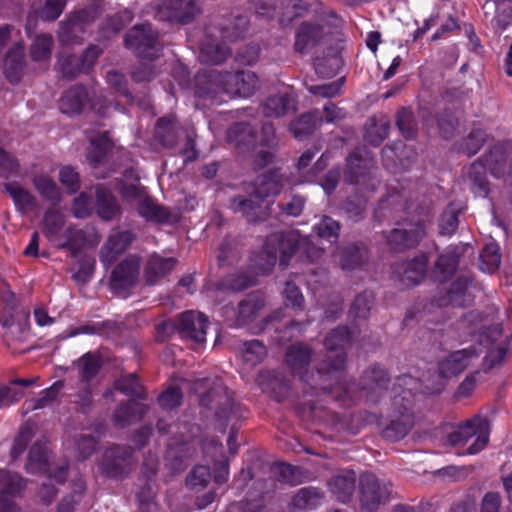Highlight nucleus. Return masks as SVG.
I'll return each mask as SVG.
<instances>
[{
	"instance_id": "ddd939ff",
	"label": "nucleus",
	"mask_w": 512,
	"mask_h": 512,
	"mask_svg": "<svg viewBox=\"0 0 512 512\" xmlns=\"http://www.w3.org/2000/svg\"><path fill=\"white\" fill-rule=\"evenodd\" d=\"M26 469L30 473L46 472L48 479H55L57 483H62L66 476V471L63 467H60L58 471L54 473V468L47 462L46 449L42 443H35L32 446L29 452Z\"/></svg>"
},
{
	"instance_id": "09e8293b",
	"label": "nucleus",
	"mask_w": 512,
	"mask_h": 512,
	"mask_svg": "<svg viewBox=\"0 0 512 512\" xmlns=\"http://www.w3.org/2000/svg\"><path fill=\"white\" fill-rule=\"evenodd\" d=\"M59 180L61 184L70 192L73 193L79 188L78 173L70 166L62 167L59 171Z\"/></svg>"
},
{
	"instance_id": "5fc2aeb1",
	"label": "nucleus",
	"mask_w": 512,
	"mask_h": 512,
	"mask_svg": "<svg viewBox=\"0 0 512 512\" xmlns=\"http://www.w3.org/2000/svg\"><path fill=\"white\" fill-rule=\"evenodd\" d=\"M283 294L287 305H290L293 308H302L304 297L295 284L287 282Z\"/></svg>"
},
{
	"instance_id": "412c9836",
	"label": "nucleus",
	"mask_w": 512,
	"mask_h": 512,
	"mask_svg": "<svg viewBox=\"0 0 512 512\" xmlns=\"http://www.w3.org/2000/svg\"><path fill=\"white\" fill-rule=\"evenodd\" d=\"M87 101V92L82 86L67 90L60 99V110L64 114L74 115L81 112Z\"/></svg>"
},
{
	"instance_id": "4c0bfd02",
	"label": "nucleus",
	"mask_w": 512,
	"mask_h": 512,
	"mask_svg": "<svg viewBox=\"0 0 512 512\" xmlns=\"http://www.w3.org/2000/svg\"><path fill=\"white\" fill-rule=\"evenodd\" d=\"M458 264V255L454 250L449 248L444 254L440 255L435 267V273L439 274L443 279L451 274Z\"/></svg>"
},
{
	"instance_id": "603ef678",
	"label": "nucleus",
	"mask_w": 512,
	"mask_h": 512,
	"mask_svg": "<svg viewBox=\"0 0 512 512\" xmlns=\"http://www.w3.org/2000/svg\"><path fill=\"white\" fill-rule=\"evenodd\" d=\"M372 298L370 295H359L356 297L351 310L350 315L354 318H366L371 308Z\"/></svg>"
},
{
	"instance_id": "72a5a7b5",
	"label": "nucleus",
	"mask_w": 512,
	"mask_h": 512,
	"mask_svg": "<svg viewBox=\"0 0 512 512\" xmlns=\"http://www.w3.org/2000/svg\"><path fill=\"white\" fill-rule=\"evenodd\" d=\"M52 37L50 35H39L31 45L30 56L33 61L46 62L50 58Z\"/></svg>"
},
{
	"instance_id": "49530a36",
	"label": "nucleus",
	"mask_w": 512,
	"mask_h": 512,
	"mask_svg": "<svg viewBox=\"0 0 512 512\" xmlns=\"http://www.w3.org/2000/svg\"><path fill=\"white\" fill-rule=\"evenodd\" d=\"M252 138L249 127L244 124H237L228 132V139L237 146L251 144L253 142Z\"/></svg>"
},
{
	"instance_id": "dca6fc26",
	"label": "nucleus",
	"mask_w": 512,
	"mask_h": 512,
	"mask_svg": "<svg viewBox=\"0 0 512 512\" xmlns=\"http://www.w3.org/2000/svg\"><path fill=\"white\" fill-rule=\"evenodd\" d=\"M44 233L46 237L59 247H64L71 242L70 229L64 227L63 216L53 210L44 217Z\"/></svg>"
},
{
	"instance_id": "a211bd4d",
	"label": "nucleus",
	"mask_w": 512,
	"mask_h": 512,
	"mask_svg": "<svg viewBox=\"0 0 512 512\" xmlns=\"http://www.w3.org/2000/svg\"><path fill=\"white\" fill-rule=\"evenodd\" d=\"M139 259L131 257L121 262L112 272L111 286L114 289H124L129 287L136 280L139 273Z\"/></svg>"
},
{
	"instance_id": "aec40b11",
	"label": "nucleus",
	"mask_w": 512,
	"mask_h": 512,
	"mask_svg": "<svg viewBox=\"0 0 512 512\" xmlns=\"http://www.w3.org/2000/svg\"><path fill=\"white\" fill-rule=\"evenodd\" d=\"M296 99L292 91L286 88L278 95L270 97L263 106V113L267 117H280L290 111H295Z\"/></svg>"
},
{
	"instance_id": "c85d7f7f",
	"label": "nucleus",
	"mask_w": 512,
	"mask_h": 512,
	"mask_svg": "<svg viewBox=\"0 0 512 512\" xmlns=\"http://www.w3.org/2000/svg\"><path fill=\"white\" fill-rule=\"evenodd\" d=\"M96 199L97 213L102 219L110 220L118 213L119 208L115 199L106 189L97 188Z\"/></svg>"
},
{
	"instance_id": "de8ad7c7",
	"label": "nucleus",
	"mask_w": 512,
	"mask_h": 512,
	"mask_svg": "<svg viewBox=\"0 0 512 512\" xmlns=\"http://www.w3.org/2000/svg\"><path fill=\"white\" fill-rule=\"evenodd\" d=\"M115 388L126 395H140L141 386L134 374L121 377L116 383Z\"/></svg>"
},
{
	"instance_id": "a19ab883",
	"label": "nucleus",
	"mask_w": 512,
	"mask_h": 512,
	"mask_svg": "<svg viewBox=\"0 0 512 512\" xmlns=\"http://www.w3.org/2000/svg\"><path fill=\"white\" fill-rule=\"evenodd\" d=\"M59 392L57 384L52 385L50 388L44 390L38 399H31L25 402V408L27 411L42 409L49 405L54 399H56Z\"/></svg>"
},
{
	"instance_id": "9d476101",
	"label": "nucleus",
	"mask_w": 512,
	"mask_h": 512,
	"mask_svg": "<svg viewBox=\"0 0 512 512\" xmlns=\"http://www.w3.org/2000/svg\"><path fill=\"white\" fill-rule=\"evenodd\" d=\"M198 12L195 0H161L156 16L161 20L187 23Z\"/></svg>"
},
{
	"instance_id": "7c9ffc66",
	"label": "nucleus",
	"mask_w": 512,
	"mask_h": 512,
	"mask_svg": "<svg viewBox=\"0 0 512 512\" xmlns=\"http://www.w3.org/2000/svg\"><path fill=\"white\" fill-rule=\"evenodd\" d=\"M110 148V140L107 133L100 135L99 137H90V150L87 154L88 162L95 166L100 163Z\"/></svg>"
},
{
	"instance_id": "f704fd0d",
	"label": "nucleus",
	"mask_w": 512,
	"mask_h": 512,
	"mask_svg": "<svg viewBox=\"0 0 512 512\" xmlns=\"http://www.w3.org/2000/svg\"><path fill=\"white\" fill-rule=\"evenodd\" d=\"M319 125L316 112L302 115L297 121L291 124L290 130L296 138H301L312 132Z\"/></svg>"
},
{
	"instance_id": "864d4df0",
	"label": "nucleus",
	"mask_w": 512,
	"mask_h": 512,
	"mask_svg": "<svg viewBox=\"0 0 512 512\" xmlns=\"http://www.w3.org/2000/svg\"><path fill=\"white\" fill-rule=\"evenodd\" d=\"M344 80L343 78L338 79L334 82L323 84V85H317V86H311L309 87L310 93L321 96V97H333L339 94L342 86H343Z\"/></svg>"
},
{
	"instance_id": "2f4dec72",
	"label": "nucleus",
	"mask_w": 512,
	"mask_h": 512,
	"mask_svg": "<svg viewBox=\"0 0 512 512\" xmlns=\"http://www.w3.org/2000/svg\"><path fill=\"white\" fill-rule=\"evenodd\" d=\"M481 270L486 273L494 272L500 265L501 255L499 253V246L494 243H488L480 254Z\"/></svg>"
},
{
	"instance_id": "0e129e2a",
	"label": "nucleus",
	"mask_w": 512,
	"mask_h": 512,
	"mask_svg": "<svg viewBox=\"0 0 512 512\" xmlns=\"http://www.w3.org/2000/svg\"><path fill=\"white\" fill-rule=\"evenodd\" d=\"M31 434H32V432H31V429H29V428H24L20 432V434L16 438L13 448L11 450V456L13 459L18 458L23 453L28 441L30 440Z\"/></svg>"
},
{
	"instance_id": "13d9d810",
	"label": "nucleus",
	"mask_w": 512,
	"mask_h": 512,
	"mask_svg": "<svg viewBox=\"0 0 512 512\" xmlns=\"http://www.w3.org/2000/svg\"><path fill=\"white\" fill-rule=\"evenodd\" d=\"M339 257V263L343 269H351L360 263V251L356 247H351L347 251H342L335 255Z\"/></svg>"
},
{
	"instance_id": "ea45409f",
	"label": "nucleus",
	"mask_w": 512,
	"mask_h": 512,
	"mask_svg": "<svg viewBox=\"0 0 512 512\" xmlns=\"http://www.w3.org/2000/svg\"><path fill=\"white\" fill-rule=\"evenodd\" d=\"M317 235L328 242H333L338 238L339 225L333 219L324 216L318 224L315 225Z\"/></svg>"
},
{
	"instance_id": "c9c22d12",
	"label": "nucleus",
	"mask_w": 512,
	"mask_h": 512,
	"mask_svg": "<svg viewBox=\"0 0 512 512\" xmlns=\"http://www.w3.org/2000/svg\"><path fill=\"white\" fill-rule=\"evenodd\" d=\"M211 478L210 469L208 466L198 465L193 468L187 477V486L194 491L204 489Z\"/></svg>"
},
{
	"instance_id": "7ed1b4c3",
	"label": "nucleus",
	"mask_w": 512,
	"mask_h": 512,
	"mask_svg": "<svg viewBox=\"0 0 512 512\" xmlns=\"http://www.w3.org/2000/svg\"><path fill=\"white\" fill-rule=\"evenodd\" d=\"M209 87L206 91H199V95H209L212 99L224 101L223 95L228 98L249 97L258 86V78L255 73L242 71L239 73L211 72L207 77Z\"/></svg>"
},
{
	"instance_id": "8fccbe9b",
	"label": "nucleus",
	"mask_w": 512,
	"mask_h": 512,
	"mask_svg": "<svg viewBox=\"0 0 512 512\" xmlns=\"http://www.w3.org/2000/svg\"><path fill=\"white\" fill-rule=\"evenodd\" d=\"M321 499V495L311 489H301L293 498V504L296 507L304 508L314 506Z\"/></svg>"
},
{
	"instance_id": "f03ea898",
	"label": "nucleus",
	"mask_w": 512,
	"mask_h": 512,
	"mask_svg": "<svg viewBox=\"0 0 512 512\" xmlns=\"http://www.w3.org/2000/svg\"><path fill=\"white\" fill-rule=\"evenodd\" d=\"M301 181L292 180L286 173L273 171L260 176L256 182V188L250 199L235 198L231 208L247 217L248 221H257L266 215L269 205L268 198L275 196L283 189L296 185Z\"/></svg>"
},
{
	"instance_id": "a18cd8bd",
	"label": "nucleus",
	"mask_w": 512,
	"mask_h": 512,
	"mask_svg": "<svg viewBox=\"0 0 512 512\" xmlns=\"http://www.w3.org/2000/svg\"><path fill=\"white\" fill-rule=\"evenodd\" d=\"M304 10H306V6L301 0H287L279 21L281 24L287 25L294 17L300 16Z\"/></svg>"
},
{
	"instance_id": "20e7f679",
	"label": "nucleus",
	"mask_w": 512,
	"mask_h": 512,
	"mask_svg": "<svg viewBox=\"0 0 512 512\" xmlns=\"http://www.w3.org/2000/svg\"><path fill=\"white\" fill-rule=\"evenodd\" d=\"M489 432L488 420L481 416H475L465 424L457 427L449 435L448 441L452 446H463L469 440L474 439L473 444L467 449V453L472 455L485 448L488 443Z\"/></svg>"
},
{
	"instance_id": "4be33fe9",
	"label": "nucleus",
	"mask_w": 512,
	"mask_h": 512,
	"mask_svg": "<svg viewBox=\"0 0 512 512\" xmlns=\"http://www.w3.org/2000/svg\"><path fill=\"white\" fill-rule=\"evenodd\" d=\"M176 265V260L172 257L164 258L158 254H154L149 258L145 269L146 281L154 284L161 277L169 273Z\"/></svg>"
},
{
	"instance_id": "6e6d98bb",
	"label": "nucleus",
	"mask_w": 512,
	"mask_h": 512,
	"mask_svg": "<svg viewBox=\"0 0 512 512\" xmlns=\"http://www.w3.org/2000/svg\"><path fill=\"white\" fill-rule=\"evenodd\" d=\"M65 4L66 0H46L41 17L48 21L57 19L62 13Z\"/></svg>"
},
{
	"instance_id": "c756f323",
	"label": "nucleus",
	"mask_w": 512,
	"mask_h": 512,
	"mask_svg": "<svg viewBox=\"0 0 512 512\" xmlns=\"http://www.w3.org/2000/svg\"><path fill=\"white\" fill-rule=\"evenodd\" d=\"M310 360V351L302 345L291 346L286 354V362L294 373L302 376V370Z\"/></svg>"
},
{
	"instance_id": "cd10ccee",
	"label": "nucleus",
	"mask_w": 512,
	"mask_h": 512,
	"mask_svg": "<svg viewBox=\"0 0 512 512\" xmlns=\"http://www.w3.org/2000/svg\"><path fill=\"white\" fill-rule=\"evenodd\" d=\"M87 12L81 11L76 16L71 17L69 21L63 24L59 30V38L65 44L77 42V34L83 30V24L86 22Z\"/></svg>"
},
{
	"instance_id": "774afa93",
	"label": "nucleus",
	"mask_w": 512,
	"mask_h": 512,
	"mask_svg": "<svg viewBox=\"0 0 512 512\" xmlns=\"http://www.w3.org/2000/svg\"><path fill=\"white\" fill-rule=\"evenodd\" d=\"M500 507V496L497 493H488L485 495L481 512H498Z\"/></svg>"
},
{
	"instance_id": "1a4fd4ad",
	"label": "nucleus",
	"mask_w": 512,
	"mask_h": 512,
	"mask_svg": "<svg viewBox=\"0 0 512 512\" xmlns=\"http://www.w3.org/2000/svg\"><path fill=\"white\" fill-rule=\"evenodd\" d=\"M493 156L494 154L491 153L485 160L486 163L482 161L474 162L466 172V177L470 182V188L478 196L486 197L488 195V185L485 176L487 167H489L491 174L495 177L501 176L499 169L502 168L504 164L498 162V160H495L493 164Z\"/></svg>"
},
{
	"instance_id": "338daca9",
	"label": "nucleus",
	"mask_w": 512,
	"mask_h": 512,
	"mask_svg": "<svg viewBox=\"0 0 512 512\" xmlns=\"http://www.w3.org/2000/svg\"><path fill=\"white\" fill-rule=\"evenodd\" d=\"M439 473L452 481H459L465 479L468 475V469L465 467L458 466H447L442 468Z\"/></svg>"
},
{
	"instance_id": "423d86ee",
	"label": "nucleus",
	"mask_w": 512,
	"mask_h": 512,
	"mask_svg": "<svg viewBox=\"0 0 512 512\" xmlns=\"http://www.w3.org/2000/svg\"><path fill=\"white\" fill-rule=\"evenodd\" d=\"M351 339L350 332L346 327L333 330L325 339V347L330 351V359L333 361L325 367H321L316 372V376L323 382L335 377V374L344 367L345 359L341 352L335 351L338 348L343 349L349 344Z\"/></svg>"
},
{
	"instance_id": "c03bdc74",
	"label": "nucleus",
	"mask_w": 512,
	"mask_h": 512,
	"mask_svg": "<svg viewBox=\"0 0 512 512\" xmlns=\"http://www.w3.org/2000/svg\"><path fill=\"white\" fill-rule=\"evenodd\" d=\"M0 485L8 494H16L24 487V480L18 474L0 470Z\"/></svg>"
},
{
	"instance_id": "a878e982",
	"label": "nucleus",
	"mask_w": 512,
	"mask_h": 512,
	"mask_svg": "<svg viewBox=\"0 0 512 512\" xmlns=\"http://www.w3.org/2000/svg\"><path fill=\"white\" fill-rule=\"evenodd\" d=\"M360 485L363 494V504L369 506L370 504L380 503L384 500L380 492V484L378 479L371 473L363 474L360 478Z\"/></svg>"
},
{
	"instance_id": "4d7b16f0",
	"label": "nucleus",
	"mask_w": 512,
	"mask_h": 512,
	"mask_svg": "<svg viewBox=\"0 0 512 512\" xmlns=\"http://www.w3.org/2000/svg\"><path fill=\"white\" fill-rule=\"evenodd\" d=\"M182 399L181 390L177 387L167 389L160 397L159 403L164 409L177 407Z\"/></svg>"
},
{
	"instance_id": "69168bd1",
	"label": "nucleus",
	"mask_w": 512,
	"mask_h": 512,
	"mask_svg": "<svg viewBox=\"0 0 512 512\" xmlns=\"http://www.w3.org/2000/svg\"><path fill=\"white\" fill-rule=\"evenodd\" d=\"M107 82L113 88H115L119 93L129 96V93L126 89V80L124 76L116 71H109L106 76Z\"/></svg>"
},
{
	"instance_id": "39448f33",
	"label": "nucleus",
	"mask_w": 512,
	"mask_h": 512,
	"mask_svg": "<svg viewBox=\"0 0 512 512\" xmlns=\"http://www.w3.org/2000/svg\"><path fill=\"white\" fill-rule=\"evenodd\" d=\"M418 382L411 376H404L398 380V386H403L407 390H403V395H398L394 399L395 405L400 404V399L403 401V416L401 420H393L390 425L384 430V436L392 441L402 439L411 429L413 425L412 415L408 413L412 403V390L416 388Z\"/></svg>"
},
{
	"instance_id": "e433bc0d",
	"label": "nucleus",
	"mask_w": 512,
	"mask_h": 512,
	"mask_svg": "<svg viewBox=\"0 0 512 512\" xmlns=\"http://www.w3.org/2000/svg\"><path fill=\"white\" fill-rule=\"evenodd\" d=\"M144 410L142 405L136 401H130L125 407L119 408L115 413V422L118 425L124 426L138 418L143 414Z\"/></svg>"
},
{
	"instance_id": "052dcab7",
	"label": "nucleus",
	"mask_w": 512,
	"mask_h": 512,
	"mask_svg": "<svg viewBox=\"0 0 512 512\" xmlns=\"http://www.w3.org/2000/svg\"><path fill=\"white\" fill-rule=\"evenodd\" d=\"M458 226L457 214L453 211H446L440 221V232L444 235L452 234Z\"/></svg>"
},
{
	"instance_id": "58836bf2",
	"label": "nucleus",
	"mask_w": 512,
	"mask_h": 512,
	"mask_svg": "<svg viewBox=\"0 0 512 512\" xmlns=\"http://www.w3.org/2000/svg\"><path fill=\"white\" fill-rule=\"evenodd\" d=\"M35 186L38 192L45 198L57 201L60 199V190L56 183L48 176H38L35 178Z\"/></svg>"
},
{
	"instance_id": "3c124183",
	"label": "nucleus",
	"mask_w": 512,
	"mask_h": 512,
	"mask_svg": "<svg viewBox=\"0 0 512 512\" xmlns=\"http://www.w3.org/2000/svg\"><path fill=\"white\" fill-rule=\"evenodd\" d=\"M92 200L86 193H81L74 199L72 211L75 217L85 218L92 212Z\"/></svg>"
},
{
	"instance_id": "f257e3e1",
	"label": "nucleus",
	"mask_w": 512,
	"mask_h": 512,
	"mask_svg": "<svg viewBox=\"0 0 512 512\" xmlns=\"http://www.w3.org/2000/svg\"><path fill=\"white\" fill-rule=\"evenodd\" d=\"M300 250H303L307 257L313 261L320 256L321 249L312 246L307 237L300 239L296 231L273 234L267 239L263 251L257 256L255 266L261 274L270 272L276 264L279 253L280 265L286 267L292 255Z\"/></svg>"
},
{
	"instance_id": "e2e57ef3",
	"label": "nucleus",
	"mask_w": 512,
	"mask_h": 512,
	"mask_svg": "<svg viewBox=\"0 0 512 512\" xmlns=\"http://www.w3.org/2000/svg\"><path fill=\"white\" fill-rule=\"evenodd\" d=\"M484 133L481 130L472 132L465 143V152L468 155H474L480 149L484 142Z\"/></svg>"
},
{
	"instance_id": "f8f14e48",
	"label": "nucleus",
	"mask_w": 512,
	"mask_h": 512,
	"mask_svg": "<svg viewBox=\"0 0 512 512\" xmlns=\"http://www.w3.org/2000/svg\"><path fill=\"white\" fill-rule=\"evenodd\" d=\"M207 327L208 320L200 312L187 311L182 313L178 322L181 335L192 340L197 346H202L205 343Z\"/></svg>"
},
{
	"instance_id": "473e14b6",
	"label": "nucleus",
	"mask_w": 512,
	"mask_h": 512,
	"mask_svg": "<svg viewBox=\"0 0 512 512\" xmlns=\"http://www.w3.org/2000/svg\"><path fill=\"white\" fill-rule=\"evenodd\" d=\"M240 353L245 363L254 366L265 358L266 348L258 340H252L242 345Z\"/></svg>"
},
{
	"instance_id": "f3484780",
	"label": "nucleus",
	"mask_w": 512,
	"mask_h": 512,
	"mask_svg": "<svg viewBox=\"0 0 512 512\" xmlns=\"http://www.w3.org/2000/svg\"><path fill=\"white\" fill-rule=\"evenodd\" d=\"M426 265L427 257L421 255L413 261L397 265L394 272L403 285L414 286L424 278Z\"/></svg>"
},
{
	"instance_id": "b1692460",
	"label": "nucleus",
	"mask_w": 512,
	"mask_h": 512,
	"mask_svg": "<svg viewBox=\"0 0 512 512\" xmlns=\"http://www.w3.org/2000/svg\"><path fill=\"white\" fill-rule=\"evenodd\" d=\"M264 307L263 298L259 294L249 295L240 305L238 309V323L240 325L250 324L254 322L260 315V311Z\"/></svg>"
},
{
	"instance_id": "6ab92c4d",
	"label": "nucleus",
	"mask_w": 512,
	"mask_h": 512,
	"mask_svg": "<svg viewBox=\"0 0 512 512\" xmlns=\"http://www.w3.org/2000/svg\"><path fill=\"white\" fill-rule=\"evenodd\" d=\"M133 236L128 231H117L110 235L107 243L101 251V261L105 266H110L129 244L132 242Z\"/></svg>"
},
{
	"instance_id": "5701e85b",
	"label": "nucleus",
	"mask_w": 512,
	"mask_h": 512,
	"mask_svg": "<svg viewBox=\"0 0 512 512\" xmlns=\"http://www.w3.org/2000/svg\"><path fill=\"white\" fill-rule=\"evenodd\" d=\"M24 65V47L17 44L11 49L4 60L3 72L7 79L16 82L20 79Z\"/></svg>"
},
{
	"instance_id": "4468645a",
	"label": "nucleus",
	"mask_w": 512,
	"mask_h": 512,
	"mask_svg": "<svg viewBox=\"0 0 512 512\" xmlns=\"http://www.w3.org/2000/svg\"><path fill=\"white\" fill-rule=\"evenodd\" d=\"M476 349H463L448 355L439 364V377L448 379L463 372L477 358Z\"/></svg>"
},
{
	"instance_id": "bf43d9fd",
	"label": "nucleus",
	"mask_w": 512,
	"mask_h": 512,
	"mask_svg": "<svg viewBox=\"0 0 512 512\" xmlns=\"http://www.w3.org/2000/svg\"><path fill=\"white\" fill-rule=\"evenodd\" d=\"M101 54V49L97 46H90L83 54L77 67L78 72L88 71L94 64L97 57Z\"/></svg>"
},
{
	"instance_id": "9b49d317",
	"label": "nucleus",
	"mask_w": 512,
	"mask_h": 512,
	"mask_svg": "<svg viewBox=\"0 0 512 512\" xmlns=\"http://www.w3.org/2000/svg\"><path fill=\"white\" fill-rule=\"evenodd\" d=\"M425 235V228L418 223H404L393 229L387 237L388 246L395 251L411 248Z\"/></svg>"
},
{
	"instance_id": "680f3d73",
	"label": "nucleus",
	"mask_w": 512,
	"mask_h": 512,
	"mask_svg": "<svg viewBox=\"0 0 512 512\" xmlns=\"http://www.w3.org/2000/svg\"><path fill=\"white\" fill-rule=\"evenodd\" d=\"M348 170H349V181L354 182L353 174L363 175V171L367 168V163L365 160L359 159L356 153L350 155L348 158ZM355 183H359V180H355Z\"/></svg>"
},
{
	"instance_id": "0eeeda50",
	"label": "nucleus",
	"mask_w": 512,
	"mask_h": 512,
	"mask_svg": "<svg viewBox=\"0 0 512 512\" xmlns=\"http://www.w3.org/2000/svg\"><path fill=\"white\" fill-rule=\"evenodd\" d=\"M157 33L149 24L133 27L125 38L126 47L133 49L142 58L152 59L157 56L159 48Z\"/></svg>"
},
{
	"instance_id": "2eb2a0df",
	"label": "nucleus",
	"mask_w": 512,
	"mask_h": 512,
	"mask_svg": "<svg viewBox=\"0 0 512 512\" xmlns=\"http://www.w3.org/2000/svg\"><path fill=\"white\" fill-rule=\"evenodd\" d=\"M501 329L498 326L482 331L479 335L480 345H485L487 354L484 358V366L491 369L501 363L505 354L506 346L504 344H496L497 337L500 336Z\"/></svg>"
},
{
	"instance_id": "bb28decb",
	"label": "nucleus",
	"mask_w": 512,
	"mask_h": 512,
	"mask_svg": "<svg viewBox=\"0 0 512 512\" xmlns=\"http://www.w3.org/2000/svg\"><path fill=\"white\" fill-rule=\"evenodd\" d=\"M230 54L229 48L215 40L209 39L200 48V59L204 63L217 64Z\"/></svg>"
},
{
	"instance_id": "37998d69",
	"label": "nucleus",
	"mask_w": 512,
	"mask_h": 512,
	"mask_svg": "<svg viewBox=\"0 0 512 512\" xmlns=\"http://www.w3.org/2000/svg\"><path fill=\"white\" fill-rule=\"evenodd\" d=\"M10 194L14 200L15 205L22 212L28 211L34 207V197L25 189L21 187H11Z\"/></svg>"
},
{
	"instance_id": "79ce46f5",
	"label": "nucleus",
	"mask_w": 512,
	"mask_h": 512,
	"mask_svg": "<svg viewBox=\"0 0 512 512\" xmlns=\"http://www.w3.org/2000/svg\"><path fill=\"white\" fill-rule=\"evenodd\" d=\"M78 366L83 379L89 380L98 372L100 359L98 356L88 353L79 360Z\"/></svg>"
},
{
	"instance_id": "393cba45",
	"label": "nucleus",
	"mask_w": 512,
	"mask_h": 512,
	"mask_svg": "<svg viewBox=\"0 0 512 512\" xmlns=\"http://www.w3.org/2000/svg\"><path fill=\"white\" fill-rule=\"evenodd\" d=\"M320 37L321 32L318 26L303 24L296 34L295 49L300 53H305L318 43Z\"/></svg>"
},
{
	"instance_id": "6e6552de",
	"label": "nucleus",
	"mask_w": 512,
	"mask_h": 512,
	"mask_svg": "<svg viewBox=\"0 0 512 512\" xmlns=\"http://www.w3.org/2000/svg\"><path fill=\"white\" fill-rule=\"evenodd\" d=\"M120 193L123 198L128 201H136L138 213L148 219L161 221L166 218V211L157 206L150 198L146 196V192L142 186L139 185L137 180H134L129 185H121Z\"/></svg>"
}]
</instances>
